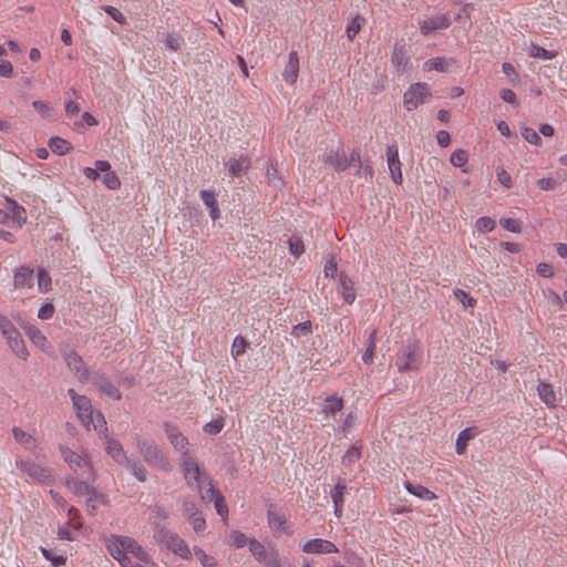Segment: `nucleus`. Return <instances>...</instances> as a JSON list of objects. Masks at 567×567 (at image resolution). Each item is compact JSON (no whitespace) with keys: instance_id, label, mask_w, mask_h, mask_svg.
Wrapping results in <instances>:
<instances>
[{"instance_id":"36","label":"nucleus","mask_w":567,"mask_h":567,"mask_svg":"<svg viewBox=\"0 0 567 567\" xmlns=\"http://www.w3.org/2000/svg\"><path fill=\"white\" fill-rule=\"evenodd\" d=\"M120 539L121 536L113 534L110 536V538L106 539L107 551L116 560H118L121 557H124L125 554L124 548L120 547Z\"/></svg>"},{"instance_id":"25","label":"nucleus","mask_w":567,"mask_h":567,"mask_svg":"<svg viewBox=\"0 0 567 567\" xmlns=\"http://www.w3.org/2000/svg\"><path fill=\"white\" fill-rule=\"evenodd\" d=\"M199 197L207 208H209V216L213 220L220 217V210L216 199V195L213 190L203 189L199 192Z\"/></svg>"},{"instance_id":"35","label":"nucleus","mask_w":567,"mask_h":567,"mask_svg":"<svg viewBox=\"0 0 567 567\" xmlns=\"http://www.w3.org/2000/svg\"><path fill=\"white\" fill-rule=\"evenodd\" d=\"M343 409V400L337 394L330 395L326 399L323 413L326 415H334Z\"/></svg>"},{"instance_id":"48","label":"nucleus","mask_w":567,"mask_h":567,"mask_svg":"<svg viewBox=\"0 0 567 567\" xmlns=\"http://www.w3.org/2000/svg\"><path fill=\"white\" fill-rule=\"evenodd\" d=\"M424 66L427 70H435L440 72H445L449 69V62L444 58H434L430 59L424 63Z\"/></svg>"},{"instance_id":"49","label":"nucleus","mask_w":567,"mask_h":567,"mask_svg":"<svg viewBox=\"0 0 567 567\" xmlns=\"http://www.w3.org/2000/svg\"><path fill=\"white\" fill-rule=\"evenodd\" d=\"M194 553L204 567H217L218 566L216 559L213 556L206 554L202 548L195 546Z\"/></svg>"},{"instance_id":"58","label":"nucleus","mask_w":567,"mask_h":567,"mask_svg":"<svg viewBox=\"0 0 567 567\" xmlns=\"http://www.w3.org/2000/svg\"><path fill=\"white\" fill-rule=\"evenodd\" d=\"M184 44V39L179 34L171 33L166 37V47L172 51H179Z\"/></svg>"},{"instance_id":"9","label":"nucleus","mask_w":567,"mask_h":567,"mask_svg":"<svg viewBox=\"0 0 567 567\" xmlns=\"http://www.w3.org/2000/svg\"><path fill=\"white\" fill-rule=\"evenodd\" d=\"M182 460L183 473L187 484L192 485L193 482H195L197 487L200 488V483L203 482V478L206 476V474L202 473L199 464L195 458L189 456L187 450L183 452Z\"/></svg>"},{"instance_id":"44","label":"nucleus","mask_w":567,"mask_h":567,"mask_svg":"<svg viewBox=\"0 0 567 567\" xmlns=\"http://www.w3.org/2000/svg\"><path fill=\"white\" fill-rule=\"evenodd\" d=\"M249 346V342L246 338L243 336H237L234 339L233 347H231V354L234 358L240 357L245 353L247 347Z\"/></svg>"},{"instance_id":"22","label":"nucleus","mask_w":567,"mask_h":567,"mask_svg":"<svg viewBox=\"0 0 567 567\" xmlns=\"http://www.w3.org/2000/svg\"><path fill=\"white\" fill-rule=\"evenodd\" d=\"M6 210L10 213V219L21 227L27 221L25 208L12 198H6Z\"/></svg>"},{"instance_id":"39","label":"nucleus","mask_w":567,"mask_h":567,"mask_svg":"<svg viewBox=\"0 0 567 567\" xmlns=\"http://www.w3.org/2000/svg\"><path fill=\"white\" fill-rule=\"evenodd\" d=\"M312 333V322L307 320L295 324L291 329L290 334L295 338L308 337Z\"/></svg>"},{"instance_id":"8","label":"nucleus","mask_w":567,"mask_h":567,"mask_svg":"<svg viewBox=\"0 0 567 567\" xmlns=\"http://www.w3.org/2000/svg\"><path fill=\"white\" fill-rule=\"evenodd\" d=\"M87 382H91L94 386H96L101 392L106 394L113 400H121L122 393L121 391L112 383L110 378L100 371H93L90 373L87 378Z\"/></svg>"},{"instance_id":"40","label":"nucleus","mask_w":567,"mask_h":567,"mask_svg":"<svg viewBox=\"0 0 567 567\" xmlns=\"http://www.w3.org/2000/svg\"><path fill=\"white\" fill-rule=\"evenodd\" d=\"M40 551H41L42 556L47 560L51 561L52 566H54V567L64 566L66 564L68 558L65 556L55 555V554H53L52 550H50L45 547H40Z\"/></svg>"},{"instance_id":"34","label":"nucleus","mask_w":567,"mask_h":567,"mask_svg":"<svg viewBox=\"0 0 567 567\" xmlns=\"http://www.w3.org/2000/svg\"><path fill=\"white\" fill-rule=\"evenodd\" d=\"M392 63L399 69H405L409 63V56L404 45L395 44L391 56Z\"/></svg>"},{"instance_id":"15","label":"nucleus","mask_w":567,"mask_h":567,"mask_svg":"<svg viewBox=\"0 0 567 567\" xmlns=\"http://www.w3.org/2000/svg\"><path fill=\"white\" fill-rule=\"evenodd\" d=\"M72 404L82 424L89 426L93 422L91 400L86 395H82L81 398H76V401Z\"/></svg>"},{"instance_id":"13","label":"nucleus","mask_w":567,"mask_h":567,"mask_svg":"<svg viewBox=\"0 0 567 567\" xmlns=\"http://www.w3.org/2000/svg\"><path fill=\"white\" fill-rule=\"evenodd\" d=\"M302 551L308 554H330L338 553V547L330 540L313 538L302 545Z\"/></svg>"},{"instance_id":"5","label":"nucleus","mask_w":567,"mask_h":567,"mask_svg":"<svg viewBox=\"0 0 567 567\" xmlns=\"http://www.w3.org/2000/svg\"><path fill=\"white\" fill-rule=\"evenodd\" d=\"M432 93L427 83L417 82L412 84L409 90L404 93L403 104L406 111H413L423 104L427 97H431Z\"/></svg>"},{"instance_id":"23","label":"nucleus","mask_w":567,"mask_h":567,"mask_svg":"<svg viewBox=\"0 0 567 567\" xmlns=\"http://www.w3.org/2000/svg\"><path fill=\"white\" fill-rule=\"evenodd\" d=\"M226 165L230 176L239 177L249 169L250 159L248 156L240 155L238 158H230Z\"/></svg>"},{"instance_id":"19","label":"nucleus","mask_w":567,"mask_h":567,"mask_svg":"<svg viewBox=\"0 0 567 567\" xmlns=\"http://www.w3.org/2000/svg\"><path fill=\"white\" fill-rule=\"evenodd\" d=\"M34 285V270L28 266L19 267L13 275L16 289L32 288Z\"/></svg>"},{"instance_id":"28","label":"nucleus","mask_w":567,"mask_h":567,"mask_svg":"<svg viewBox=\"0 0 567 567\" xmlns=\"http://www.w3.org/2000/svg\"><path fill=\"white\" fill-rule=\"evenodd\" d=\"M347 489V486L343 482L339 481L334 487L331 489L330 495L334 505V513L337 515L341 514L344 503V492Z\"/></svg>"},{"instance_id":"52","label":"nucleus","mask_w":567,"mask_h":567,"mask_svg":"<svg viewBox=\"0 0 567 567\" xmlns=\"http://www.w3.org/2000/svg\"><path fill=\"white\" fill-rule=\"evenodd\" d=\"M501 226L512 233L522 231V221L515 218L504 217L499 219Z\"/></svg>"},{"instance_id":"46","label":"nucleus","mask_w":567,"mask_h":567,"mask_svg":"<svg viewBox=\"0 0 567 567\" xmlns=\"http://www.w3.org/2000/svg\"><path fill=\"white\" fill-rule=\"evenodd\" d=\"M289 251L295 257H300L305 252V245L301 238L292 236L288 240Z\"/></svg>"},{"instance_id":"10","label":"nucleus","mask_w":567,"mask_h":567,"mask_svg":"<svg viewBox=\"0 0 567 567\" xmlns=\"http://www.w3.org/2000/svg\"><path fill=\"white\" fill-rule=\"evenodd\" d=\"M268 526L275 534L284 532L287 535H292L293 530L287 522L284 514L276 511V506L270 504L267 511Z\"/></svg>"},{"instance_id":"31","label":"nucleus","mask_w":567,"mask_h":567,"mask_svg":"<svg viewBox=\"0 0 567 567\" xmlns=\"http://www.w3.org/2000/svg\"><path fill=\"white\" fill-rule=\"evenodd\" d=\"M48 146L56 155H65L73 150V145L65 138L54 136L49 140Z\"/></svg>"},{"instance_id":"4","label":"nucleus","mask_w":567,"mask_h":567,"mask_svg":"<svg viewBox=\"0 0 567 567\" xmlns=\"http://www.w3.org/2000/svg\"><path fill=\"white\" fill-rule=\"evenodd\" d=\"M60 453L64 462H66L73 471L80 468L82 470V473H86L87 480H96V473L86 457L78 454L76 452L72 451L70 447L64 445L60 446Z\"/></svg>"},{"instance_id":"60","label":"nucleus","mask_w":567,"mask_h":567,"mask_svg":"<svg viewBox=\"0 0 567 567\" xmlns=\"http://www.w3.org/2000/svg\"><path fill=\"white\" fill-rule=\"evenodd\" d=\"M32 106L43 118L52 116V107L49 103L37 100L32 102Z\"/></svg>"},{"instance_id":"27","label":"nucleus","mask_w":567,"mask_h":567,"mask_svg":"<svg viewBox=\"0 0 567 567\" xmlns=\"http://www.w3.org/2000/svg\"><path fill=\"white\" fill-rule=\"evenodd\" d=\"M537 392L540 400L547 406H556L557 398L551 384L546 382H539V384L537 385Z\"/></svg>"},{"instance_id":"16","label":"nucleus","mask_w":567,"mask_h":567,"mask_svg":"<svg viewBox=\"0 0 567 567\" xmlns=\"http://www.w3.org/2000/svg\"><path fill=\"white\" fill-rule=\"evenodd\" d=\"M120 547L124 548L125 554L134 555L140 561L150 563L151 557L144 548L132 537L121 536Z\"/></svg>"},{"instance_id":"50","label":"nucleus","mask_w":567,"mask_h":567,"mask_svg":"<svg viewBox=\"0 0 567 567\" xmlns=\"http://www.w3.org/2000/svg\"><path fill=\"white\" fill-rule=\"evenodd\" d=\"M102 183L111 190L118 189L121 187V181L115 172L111 171L103 175Z\"/></svg>"},{"instance_id":"37","label":"nucleus","mask_w":567,"mask_h":567,"mask_svg":"<svg viewBox=\"0 0 567 567\" xmlns=\"http://www.w3.org/2000/svg\"><path fill=\"white\" fill-rule=\"evenodd\" d=\"M365 22V19L361 14H357L352 20L348 23L346 32L347 37L350 41H352L355 35L361 30L363 23Z\"/></svg>"},{"instance_id":"1","label":"nucleus","mask_w":567,"mask_h":567,"mask_svg":"<svg viewBox=\"0 0 567 567\" xmlns=\"http://www.w3.org/2000/svg\"><path fill=\"white\" fill-rule=\"evenodd\" d=\"M422 362L423 349L417 340H410L395 355V365L400 372L419 371Z\"/></svg>"},{"instance_id":"26","label":"nucleus","mask_w":567,"mask_h":567,"mask_svg":"<svg viewBox=\"0 0 567 567\" xmlns=\"http://www.w3.org/2000/svg\"><path fill=\"white\" fill-rule=\"evenodd\" d=\"M477 434L476 427H467L461 431L455 442V451L457 454H464L468 444V441L474 439Z\"/></svg>"},{"instance_id":"57","label":"nucleus","mask_w":567,"mask_h":567,"mask_svg":"<svg viewBox=\"0 0 567 567\" xmlns=\"http://www.w3.org/2000/svg\"><path fill=\"white\" fill-rule=\"evenodd\" d=\"M502 71L509 79V83L513 85H517L519 83V75L512 63L504 62L502 64Z\"/></svg>"},{"instance_id":"56","label":"nucleus","mask_w":567,"mask_h":567,"mask_svg":"<svg viewBox=\"0 0 567 567\" xmlns=\"http://www.w3.org/2000/svg\"><path fill=\"white\" fill-rule=\"evenodd\" d=\"M224 425H225V422L220 417V419L213 420V421L206 423L204 425L203 430H204L205 433H207L209 435H216L219 432H221V430L224 429Z\"/></svg>"},{"instance_id":"33","label":"nucleus","mask_w":567,"mask_h":567,"mask_svg":"<svg viewBox=\"0 0 567 567\" xmlns=\"http://www.w3.org/2000/svg\"><path fill=\"white\" fill-rule=\"evenodd\" d=\"M249 551L255 557V559L259 563H265L269 557L265 546L257 540L256 538H250L248 543Z\"/></svg>"},{"instance_id":"47","label":"nucleus","mask_w":567,"mask_h":567,"mask_svg":"<svg viewBox=\"0 0 567 567\" xmlns=\"http://www.w3.org/2000/svg\"><path fill=\"white\" fill-rule=\"evenodd\" d=\"M0 331L2 336L8 339L13 333L18 331V329L14 327V324L11 322L9 318H7L4 315L0 313Z\"/></svg>"},{"instance_id":"64","label":"nucleus","mask_w":567,"mask_h":567,"mask_svg":"<svg viewBox=\"0 0 567 567\" xmlns=\"http://www.w3.org/2000/svg\"><path fill=\"white\" fill-rule=\"evenodd\" d=\"M522 135L530 144L539 145L542 143V138L538 133L530 127H525L522 132Z\"/></svg>"},{"instance_id":"7","label":"nucleus","mask_w":567,"mask_h":567,"mask_svg":"<svg viewBox=\"0 0 567 567\" xmlns=\"http://www.w3.org/2000/svg\"><path fill=\"white\" fill-rule=\"evenodd\" d=\"M17 467L31 480L37 483H45L52 476V471L49 467H43L30 460H20L16 462Z\"/></svg>"},{"instance_id":"21","label":"nucleus","mask_w":567,"mask_h":567,"mask_svg":"<svg viewBox=\"0 0 567 567\" xmlns=\"http://www.w3.org/2000/svg\"><path fill=\"white\" fill-rule=\"evenodd\" d=\"M299 74V58L296 51H291L288 56L282 76L289 84H293L297 81Z\"/></svg>"},{"instance_id":"59","label":"nucleus","mask_w":567,"mask_h":567,"mask_svg":"<svg viewBox=\"0 0 567 567\" xmlns=\"http://www.w3.org/2000/svg\"><path fill=\"white\" fill-rule=\"evenodd\" d=\"M86 496H89L87 501L90 502H96L102 505H109L110 503L109 496L97 491L93 485L91 486V491Z\"/></svg>"},{"instance_id":"42","label":"nucleus","mask_w":567,"mask_h":567,"mask_svg":"<svg viewBox=\"0 0 567 567\" xmlns=\"http://www.w3.org/2000/svg\"><path fill=\"white\" fill-rule=\"evenodd\" d=\"M377 342V331H372L368 339V347L362 355V360L365 364H371L373 362V353L375 349Z\"/></svg>"},{"instance_id":"51","label":"nucleus","mask_w":567,"mask_h":567,"mask_svg":"<svg viewBox=\"0 0 567 567\" xmlns=\"http://www.w3.org/2000/svg\"><path fill=\"white\" fill-rule=\"evenodd\" d=\"M475 226L481 233H489L495 229L496 223L491 217L483 216L476 220Z\"/></svg>"},{"instance_id":"20","label":"nucleus","mask_w":567,"mask_h":567,"mask_svg":"<svg viewBox=\"0 0 567 567\" xmlns=\"http://www.w3.org/2000/svg\"><path fill=\"white\" fill-rule=\"evenodd\" d=\"M338 291L341 293L346 303L352 305L355 300L354 282L344 272L339 276Z\"/></svg>"},{"instance_id":"41","label":"nucleus","mask_w":567,"mask_h":567,"mask_svg":"<svg viewBox=\"0 0 567 567\" xmlns=\"http://www.w3.org/2000/svg\"><path fill=\"white\" fill-rule=\"evenodd\" d=\"M51 276L44 268L38 269V288L41 292L51 290Z\"/></svg>"},{"instance_id":"53","label":"nucleus","mask_w":567,"mask_h":567,"mask_svg":"<svg viewBox=\"0 0 567 567\" xmlns=\"http://www.w3.org/2000/svg\"><path fill=\"white\" fill-rule=\"evenodd\" d=\"M12 434H13L14 440L18 443H20L27 447H29V445L34 441L33 437L29 433L24 432L20 427H13Z\"/></svg>"},{"instance_id":"62","label":"nucleus","mask_w":567,"mask_h":567,"mask_svg":"<svg viewBox=\"0 0 567 567\" xmlns=\"http://www.w3.org/2000/svg\"><path fill=\"white\" fill-rule=\"evenodd\" d=\"M473 9H474L473 3H465L462 7L461 11L455 16L454 20L458 21V22H461L462 20H465L468 23V28H471L472 27L471 10H473Z\"/></svg>"},{"instance_id":"29","label":"nucleus","mask_w":567,"mask_h":567,"mask_svg":"<svg viewBox=\"0 0 567 567\" xmlns=\"http://www.w3.org/2000/svg\"><path fill=\"white\" fill-rule=\"evenodd\" d=\"M404 487L410 494L421 499L432 501L435 498V494L423 485L413 484L410 481H405Z\"/></svg>"},{"instance_id":"6","label":"nucleus","mask_w":567,"mask_h":567,"mask_svg":"<svg viewBox=\"0 0 567 567\" xmlns=\"http://www.w3.org/2000/svg\"><path fill=\"white\" fill-rule=\"evenodd\" d=\"M62 358L66 367L74 373L81 382H87L90 371L87 370L82 357L73 349L62 350Z\"/></svg>"},{"instance_id":"32","label":"nucleus","mask_w":567,"mask_h":567,"mask_svg":"<svg viewBox=\"0 0 567 567\" xmlns=\"http://www.w3.org/2000/svg\"><path fill=\"white\" fill-rule=\"evenodd\" d=\"M326 163L338 172H343L349 168L348 158L343 153L340 154L339 152H330L326 158Z\"/></svg>"},{"instance_id":"30","label":"nucleus","mask_w":567,"mask_h":567,"mask_svg":"<svg viewBox=\"0 0 567 567\" xmlns=\"http://www.w3.org/2000/svg\"><path fill=\"white\" fill-rule=\"evenodd\" d=\"M23 329L25 334L29 337V339L34 346L41 349L44 348L48 340L39 328H37L34 324L27 323L25 326H23Z\"/></svg>"},{"instance_id":"11","label":"nucleus","mask_w":567,"mask_h":567,"mask_svg":"<svg viewBox=\"0 0 567 567\" xmlns=\"http://www.w3.org/2000/svg\"><path fill=\"white\" fill-rule=\"evenodd\" d=\"M419 25L421 34L426 37L436 30L447 29L451 25V21L447 14H440L426 20H420Z\"/></svg>"},{"instance_id":"61","label":"nucleus","mask_w":567,"mask_h":567,"mask_svg":"<svg viewBox=\"0 0 567 567\" xmlns=\"http://www.w3.org/2000/svg\"><path fill=\"white\" fill-rule=\"evenodd\" d=\"M361 457V451L357 446H351L346 454L342 456V464L350 465Z\"/></svg>"},{"instance_id":"17","label":"nucleus","mask_w":567,"mask_h":567,"mask_svg":"<svg viewBox=\"0 0 567 567\" xmlns=\"http://www.w3.org/2000/svg\"><path fill=\"white\" fill-rule=\"evenodd\" d=\"M163 427L173 447L175 450L185 451L186 446L188 445V439L179 431V429L176 425L168 422H165L163 424Z\"/></svg>"},{"instance_id":"54","label":"nucleus","mask_w":567,"mask_h":567,"mask_svg":"<svg viewBox=\"0 0 567 567\" xmlns=\"http://www.w3.org/2000/svg\"><path fill=\"white\" fill-rule=\"evenodd\" d=\"M450 161L453 166L462 167L467 163L468 154L464 150H456L455 152L452 153Z\"/></svg>"},{"instance_id":"24","label":"nucleus","mask_w":567,"mask_h":567,"mask_svg":"<svg viewBox=\"0 0 567 567\" xmlns=\"http://www.w3.org/2000/svg\"><path fill=\"white\" fill-rule=\"evenodd\" d=\"M7 340L8 346L12 350V352L20 359L27 360L29 357V351L27 349V346L22 339V336L19 331L13 333L11 337H9Z\"/></svg>"},{"instance_id":"43","label":"nucleus","mask_w":567,"mask_h":567,"mask_svg":"<svg viewBox=\"0 0 567 567\" xmlns=\"http://www.w3.org/2000/svg\"><path fill=\"white\" fill-rule=\"evenodd\" d=\"M528 53L533 58H538L543 60H551L556 56V52L548 51L537 44H532Z\"/></svg>"},{"instance_id":"2","label":"nucleus","mask_w":567,"mask_h":567,"mask_svg":"<svg viewBox=\"0 0 567 567\" xmlns=\"http://www.w3.org/2000/svg\"><path fill=\"white\" fill-rule=\"evenodd\" d=\"M137 450L143 456V460L153 467L163 471H171L172 465L168 460V456L158 447L156 442L152 439L147 440H138L137 441Z\"/></svg>"},{"instance_id":"45","label":"nucleus","mask_w":567,"mask_h":567,"mask_svg":"<svg viewBox=\"0 0 567 567\" xmlns=\"http://www.w3.org/2000/svg\"><path fill=\"white\" fill-rule=\"evenodd\" d=\"M453 293L455 299L460 301L464 308H473L476 305V300L463 289H455Z\"/></svg>"},{"instance_id":"14","label":"nucleus","mask_w":567,"mask_h":567,"mask_svg":"<svg viewBox=\"0 0 567 567\" xmlns=\"http://www.w3.org/2000/svg\"><path fill=\"white\" fill-rule=\"evenodd\" d=\"M94 482L95 481L86 478V473H82L81 478L75 476L66 477L65 486L76 496H86L91 491V483Z\"/></svg>"},{"instance_id":"18","label":"nucleus","mask_w":567,"mask_h":567,"mask_svg":"<svg viewBox=\"0 0 567 567\" xmlns=\"http://www.w3.org/2000/svg\"><path fill=\"white\" fill-rule=\"evenodd\" d=\"M105 452L107 455L112 457V460L115 463H117L121 466H125V464H128V461L131 460L126 455V452L124 451L122 443L115 439H107Z\"/></svg>"},{"instance_id":"38","label":"nucleus","mask_w":567,"mask_h":567,"mask_svg":"<svg viewBox=\"0 0 567 567\" xmlns=\"http://www.w3.org/2000/svg\"><path fill=\"white\" fill-rule=\"evenodd\" d=\"M124 467L128 468L140 482H145L147 480V471L142 463L130 460L128 464H125Z\"/></svg>"},{"instance_id":"55","label":"nucleus","mask_w":567,"mask_h":567,"mask_svg":"<svg viewBox=\"0 0 567 567\" xmlns=\"http://www.w3.org/2000/svg\"><path fill=\"white\" fill-rule=\"evenodd\" d=\"M229 537L231 545L236 548H243L249 543L247 536L240 530H231Z\"/></svg>"},{"instance_id":"3","label":"nucleus","mask_w":567,"mask_h":567,"mask_svg":"<svg viewBox=\"0 0 567 567\" xmlns=\"http://www.w3.org/2000/svg\"><path fill=\"white\" fill-rule=\"evenodd\" d=\"M155 538L157 542L164 544L167 549L172 550L174 554L178 555L184 559L192 558V551L184 539H182L176 533H173L166 527L159 528Z\"/></svg>"},{"instance_id":"63","label":"nucleus","mask_w":567,"mask_h":567,"mask_svg":"<svg viewBox=\"0 0 567 567\" xmlns=\"http://www.w3.org/2000/svg\"><path fill=\"white\" fill-rule=\"evenodd\" d=\"M113 20H115L117 23L120 24H125L126 23V18L124 17V14L118 10L116 9L115 7H112V6H104L102 8Z\"/></svg>"},{"instance_id":"12","label":"nucleus","mask_w":567,"mask_h":567,"mask_svg":"<svg viewBox=\"0 0 567 567\" xmlns=\"http://www.w3.org/2000/svg\"><path fill=\"white\" fill-rule=\"evenodd\" d=\"M386 161L392 181L396 185L402 184V172L401 162L399 158V150L396 145H388L386 147Z\"/></svg>"}]
</instances>
